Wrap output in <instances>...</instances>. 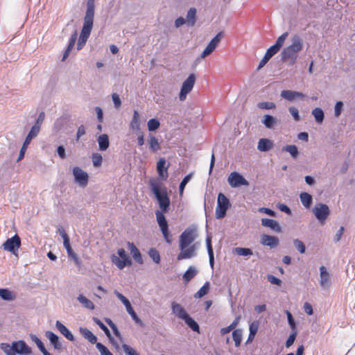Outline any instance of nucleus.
I'll return each instance as SVG.
<instances>
[{"instance_id":"obj_1","label":"nucleus","mask_w":355,"mask_h":355,"mask_svg":"<svg viewBox=\"0 0 355 355\" xmlns=\"http://www.w3.org/2000/svg\"><path fill=\"white\" fill-rule=\"evenodd\" d=\"M150 187L152 192L158 201L161 211H155L156 218L162 235L168 244L171 243V235L169 232L168 225L164 213L168 211L170 207V198L166 187L161 189L160 183L155 180L150 181Z\"/></svg>"},{"instance_id":"obj_2","label":"nucleus","mask_w":355,"mask_h":355,"mask_svg":"<svg viewBox=\"0 0 355 355\" xmlns=\"http://www.w3.org/2000/svg\"><path fill=\"white\" fill-rule=\"evenodd\" d=\"M197 230L195 227L187 228L180 236L179 247L181 252L178 255V260L189 259L195 254V246L191 244L196 238Z\"/></svg>"},{"instance_id":"obj_3","label":"nucleus","mask_w":355,"mask_h":355,"mask_svg":"<svg viewBox=\"0 0 355 355\" xmlns=\"http://www.w3.org/2000/svg\"><path fill=\"white\" fill-rule=\"evenodd\" d=\"M94 0H88L84 24L77 44V49L80 50L85 44L93 28L94 16Z\"/></svg>"},{"instance_id":"obj_4","label":"nucleus","mask_w":355,"mask_h":355,"mask_svg":"<svg viewBox=\"0 0 355 355\" xmlns=\"http://www.w3.org/2000/svg\"><path fill=\"white\" fill-rule=\"evenodd\" d=\"M303 49V42L299 35H294L291 44L282 51V60L284 62L290 61V64H294L297 58V54Z\"/></svg>"},{"instance_id":"obj_5","label":"nucleus","mask_w":355,"mask_h":355,"mask_svg":"<svg viewBox=\"0 0 355 355\" xmlns=\"http://www.w3.org/2000/svg\"><path fill=\"white\" fill-rule=\"evenodd\" d=\"M1 348L6 355H16V353L28 355L32 352L31 347L23 340L15 341L11 345L8 343H1Z\"/></svg>"},{"instance_id":"obj_6","label":"nucleus","mask_w":355,"mask_h":355,"mask_svg":"<svg viewBox=\"0 0 355 355\" xmlns=\"http://www.w3.org/2000/svg\"><path fill=\"white\" fill-rule=\"evenodd\" d=\"M110 259L112 263L119 270L132 265V260L123 248L119 249L116 254H112Z\"/></svg>"},{"instance_id":"obj_7","label":"nucleus","mask_w":355,"mask_h":355,"mask_svg":"<svg viewBox=\"0 0 355 355\" xmlns=\"http://www.w3.org/2000/svg\"><path fill=\"white\" fill-rule=\"evenodd\" d=\"M230 206L231 204L229 199L223 193H218L217 206L215 211L216 218L218 219L223 218Z\"/></svg>"},{"instance_id":"obj_8","label":"nucleus","mask_w":355,"mask_h":355,"mask_svg":"<svg viewBox=\"0 0 355 355\" xmlns=\"http://www.w3.org/2000/svg\"><path fill=\"white\" fill-rule=\"evenodd\" d=\"M196 76L194 73H191L189 77L183 82L179 98L181 101L186 99L187 95L191 92L196 83Z\"/></svg>"},{"instance_id":"obj_9","label":"nucleus","mask_w":355,"mask_h":355,"mask_svg":"<svg viewBox=\"0 0 355 355\" xmlns=\"http://www.w3.org/2000/svg\"><path fill=\"white\" fill-rule=\"evenodd\" d=\"M313 213L320 223L323 225L330 214V210L327 205L318 203L313 209Z\"/></svg>"},{"instance_id":"obj_10","label":"nucleus","mask_w":355,"mask_h":355,"mask_svg":"<svg viewBox=\"0 0 355 355\" xmlns=\"http://www.w3.org/2000/svg\"><path fill=\"white\" fill-rule=\"evenodd\" d=\"M223 33L219 32L208 44L207 47L205 49V50L202 51V53L200 55L201 58H205L210 54H211L214 50L216 49V46L220 43L221 39L223 38Z\"/></svg>"},{"instance_id":"obj_11","label":"nucleus","mask_w":355,"mask_h":355,"mask_svg":"<svg viewBox=\"0 0 355 355\" xmlns=\"http://www.w3.org/2000/svg\"><path fill=\"white\" fill-rule=\"evenodd\" d=\"M229 184L233 187H239L241 186H248L249 182L239 173L232 172L230 174L227 179Z\"/></svg>"},{"instance_id":"obj_12","label":"nucleus","mask_w":355,"mask_h":355,"mask_svg":"<svg viewBox=\"0 0 355 355\" xmlns=\"http://www.w3.org/2000/svg\"><path fill=\"white\" fill-rule=\"evenodd\" d=\"M21 245V240L18 235L15 234L12 238L8 239L3 244V249L6 251L15 253Z\"/></svg>"},{"instance_id":"obj_13","label":"nucleus","mask_w":355,"mask_h":355,"mask_svg":"<svg viewBox=\"0 0 355 355\" xmlns=\"http://www.w3.org/2000/svg\"><path fill=\"white\" fill-rule=\"evenodd\" d=\"M116 297L121 301V302L125 305L128 313L131 315L132 318L137 323H140L141 320L138 318L137 313L134 311L133 308L131 306L130 301L121 293L116 292Z\"/></svg>"},{"instance_id":"obj_14","label":"nucleus","mask_w":355,"mask_h":355,"mask_svg":"<svg viewBox=\"0 0 355 355\" xmlns=\"http://www.w3.org/2000/svg\"><path fill=\"white\" fill-rule=\"evenodd\" d=\"M37 130V128H31V129L29 133L28 134L27 137L25 139V141L22 145V147L20 150V152H19V156L17 158V161H19L24 158L28 146L31 143V140L33 138L36 137L38 135V133L36 132Z\"/></svg>"},{"instance_id":"obj_15","label":"nucleus","mask_w":355,"mask_h":355,"mask_svg":"<svg viewBox=\"0 0 355 355\" xmlns=\"http://www.w3.org/2000/svg\"><path fill=\"white\" fill-rule=\"evenodd\" d=\"M73 173L76 181L81 186L85 187L88 182V175L78 166H75L73 169Z\"/></svg>"},{"instance_id":"obj_16","label":"nucleus","mask_w":355,"mask_h":355,"mask_svg":"<svg viewBox=\"0 0 355 355\" xmlns=\"http://www.w3.org/2000/svg\"><path fill=\"white\" fill-rule=\"evenodd\" d=\"M157 171L159 178L166 180L168 176V166H166V159L160 158L157 163Z\"/></svg>"},{"instance_id":"obj_17","label":"nucleus","mask_w":355,"mask_h":355,"mask_svg":"<svg viewBox=\"0 0 355 355\" xmlns=\"http://www.w3.org/2000/svg\"><path fill=\"white\" fill-rule=\"evenodd\" d=\"M261 243L263 245L275 248L279 244V239L276 236L263 234L261 237Z\"/></svg>"},{"instance_id":"obj_18","label":"nucleus","mask_w":355,"mask_h":355,"mask_svg":"<svg viewBox=\"0 0 355 355\" xmlns=\"http://www.w3.org/2000/svg\"><path fill=\"white\" fill-rule=\"evenodd\" d=\"M171 309L173 313L182 320H184L189 315L185 309L177 302H172Z\"/></svg>"},{"instance_id":"obj_19","label":"nucleus","mask_w":355,"mask_h":355,"mask_svg":"<svg viewBox=\"0 0 355 355\" xmlns=\"http://www.w3.org/2000/svg\"><path fill=\"white\" fill-rule=\"evenodd\" d=\"M261 225L264 227H269L272 230L276 232H281L282 228L279 224V223L273 219L270 218H262L261 219Z\"/></svg>"},{"instance_id":"obj_20","label":"nucleus","mask_w":355,"mask_h":355,"mask_svg":"<svg viewBox=\"0 0 355 355\" xmlns=\"http://www.w3.org/2000/svg\"><path fill=\"white\" fill-rule=\"evenodd\" d=\"M281 96L286 100L293 101L297 98H304V95L301 92L295 91L283 90L281 92Z\"/></svg>"},{"instance_id":"obj_21","label":"nucleus","mask_w":355,"mask_h":355,"mask_svg":"<svg viewBox=\"0 0 355 355\" xmlns=\"http://www.w3.org/2000/svg\"><path fill=\"white\" fill-rule=\"evenodd\" d=\"M128 246L135 261L137 262L138 263L141 264L143 263V259L138 248L135 246V245L133 243L130 242L128 243Z\"/></svg>"},{"instance_id":"obj_22","label":"nucleus","mask_w":355,"mask_h":355,"mask_svg":"<svg viewBox=\"0 0 355 355\" xmlns=\"http://www.w3.org/2000/svg\"><path fill=\"white\" fill-rule=\"evenodd\" d=\"M80 334L82 336L87 339L89 343L92 344H96L97 343V338L96 336L88 329L80 327L79 329Z\"/></svg>"},{"instance_id":"obj_23","label":"nucleus","mask_w":355,"mask_h":355,"mask_svg":"<svg viewBox=\"0 0 355 355\" xmlns=\"http://www.w3.org/2000/svg\"><path fill=\"white\" fill-rule=\"evenodd\" d=\"M320 270V284L322 287L325 288L329 286V274L327 271L324 266H321Z\"/></svg>"},{"instance_id":"obj_24","label":"nucleus","mask_w":355,"mask_h":355,"mask_svg":"<svg viewBox=\"0 0 355 355\" xmlns=\"http://www.w3.org/2000/svg\"><path fill=\"white\" fill-rule=\"evenodd\" d=\"M148 143L150 151L153 153H155L161 149V145L158 139L151 134H150L148 136Z\"/></svg>"},{"instance_id":"obj_25","label":"nucleus","mask_w":355,"mask_h":355,"mask_svg":"<svg viewBox=\"0 0 355 355\" xmlns=\"http://www.w3.org/2000/svg\"><path fill=\"white\" fill-rule=\"evenodd\" d=\"M45 336L55 349H59L61 348L62 345L59 341V338L55 334L51 331H46Z\"/></svg>"},{"instance_id":"obj_26","label":"nucleus","mask_w":355,"mask_h":355,"mask_svg":"<svg viewBox=\"0 0 355 355\" xmlns=\"http://www.w3.org/2000/svg\"><path fill=\"white\" fill-rule=\"evenodd\" d=\"M55 325L59 331L62 335H64L66 337V338L71 341H73L74 340L73 334L62 323H61L60 321H57Z\"/></svg>"},{"instance_id":"obj_27","label":"nucleus","mask_w":355,"mask_h":355,"mask_svg":"<svg viewBox=\"0 0 355 355\" xmlns=\"http://www.w3.org/2000/svg\"><path fill=\"white\" fill-rule=\"evenodd\" d=\"M272 141L268 139H260L258 142L257 148L259 150L266 152L272 148Z\"/></svg>"},{"instance_id":"obj_28","label":"nucleus","mask_w":355,"mask_h":355,"mask_svg":"<svg viewBox=\"0 0 355 355\" xmlns=\"http://www.w3.org/2000/svg\"><path fill=\"white\" fill-rule=\"evenodd\" d=\"M98 144L99 150L101 151L106 150L110 146L109 137L107 135L103 134L98 137Z\"/></svg>"},{"instance_id":"obj_29","label":"nucleus","mask_w":355,"mask_h":355,"mask_svg":"<svg viewBox=\"0 0 355 355\" xmlns=\"http://www.w3.org/2000/svg\"><path fill=\"white\" fill-rule=\"evenodd\" d=\"M197 10L195 8H191L187 15L186 21L189 26H193L196 21Z\"/></svg>"},{"instance_id":"obj_30","label":"nucleus","mask_w":355,"mask_h":355,"mask_svg":"<svg viewBox=\"0 0 355 355\" xmlns=\"http://www.w3.org/2000/svg\"><path fill=\"white\" fill-rule=\"evenodd\" d=\"M261 122L267 128H272L277 123V120L275 117L266 114L263 116Z\"/></svg>"},{"instance_id":"obj_31","label":"nucleus","mask_w":355,"mask_h":355,"mask_svg":"<svg viewBox=\"0 0 355 355\" xmlns=\"http://www.w3.org/2000/svg\"><path fill=\"white\" fill-rule=\"evenodd\" d=\"M300 200L306 208H309L312 204L313 198L306 192H302L300 195Z\"/></svg>"},{"instance_id":"obj_32","label":"nucleus","mask_w":355,"mask_h":355,"mask_svg":"<svg viewBox=\"0 0 355 355\" xmlns=\"http://www.w3.org/2000/svg\"><path fill=\"white\" fill-rule=\"evenodd\" d=\"M197 274V270L193 266H190L183 275V279L185 283L189 282Z\"/></svg>"},{"instance_id":"obj_33","label":"nucleus","mask_w":355,"mask_h":355,"mask_svg":"<svg viewBox=\"0 0 355 355\" xmlns=\"http://www.w3.org/2000/svg\"><path fill=\"white\" fill-rule=\"evenodd\" d=\"M0 297L4 300L11 301L15 299V295L6 288H0Z\"/></svg>"},{"instance_id":"obj_34","label":"nucleus","mask_w":355,"mask_h":355,"mask_svg":"<svg viewBox=\"0 0 355 355\" xmlns=\"http://www.w3.org/2000/svg\"><path fill=\"white\" fill-rule=\"evenodd\" d=\"M130 128L136 130H139L140 129L139 116L137 110L134 111L133 116L130 123Z\"/></svg>"},{"instance_id":"obj_35","label":"nucleus","mask_w":355,"mask_h":355,"mask_svg":"<svg viewBox=\"0 0 355 355\" xmlns=\"http://www.w3.org/2000/svg\"><path fill=\"white\" fill-rule=\"evenodd\" d=\"M78 300L83 304V306L85 308L93 310L94 309V303L89 299H87L86 297H85L83 295H80L78 297Z\"/></svg>"},{"instance_id":"obj_36","label":"nucleus","mask_w":355,"mask_h":355,"mask_svg":"<svg viewBox=\"0 0 355 355\" xmlns=\"http://www.w3.org/2000/svg\"><path fill=\"white\" fill-rule=\"evenodd\" d=\"M243 336V331L241 329H234L232 332V338L235 343L236 347H239L241 343Z\"/></svg>"},{"instance_id":"obj_37","label":"nucleus","mask_w":355,"mask_h":355,"mask_svg":"<svg viewBox=\"0 0 355 355\" xmlns=\"http://www.w3.org/2000/svg\"><path fill=\"white\" fill-rule=\"evenodd\" d=\"M93 320L94 322L104 331L105 335L110 339L111 342H112L113 338L111 336L110 331L108 328L97 318H94Z\"/></svg>"},{"instance_id":"obj_38","label":"nucleus","mask_w":355,"mask_h":355,"mask_svg":"<svg viewBox=\"0 0 355 355\" xmlns=\"http://www.w3.org/2000/svg\"><path fill=\"white\" fill-rule=\"evenodd\" d=\"M209 291V283L207 282L199 291L194 294L195 298H201L204 295H207Z\"/></svg>"},{"instance_id":"obj_39","label":"nucleus","mask_w":355,"mask_h":355,"mask_svg":"<svg viewBox=\"0 0 355 355\" xmlns=\"http://www.w3.org/2000/svg\"><path fill=\"white\" fill-rule=\"evenodd\" d=\"M186 324L194 331L199 332V325L198 323L188 315L184 319Z\"/></svg>"},{"instance_id":"obj_40","label":"nucleus","mask_w":355,"mask_h":355,"mask_svg":"<svg viewBox=\"0 0 355 355\" xmlns=\"http://www.w3.org/2000/svg\"><path fill=\"white\" fill-rule=\"evenodd\" d=\"M312 114L315 117V119L317 123H321L323 121L324 119V112L322 109L319 107L315 108L312 111Z\"/></svg>"},{"instance_id":"obj_41","label":"nucleus","mask_w":355,"mask_h":355,"mask_svg":"<svg viewBox=\"0 0 355 355\" xmlns=\"http://www.w3.org/2000/svg\"><path fill=\"white\" fill-rule=\"evenodd\" d=\"M283 150H285L291 154V155L295 158L298 155L297 148L295 145H288L283 148Z\"/></svg>"},{"instance_id":"obj_42","label":"nucleus","mask_w":355,"mask_h":355,"mask_svg":"<svg viewBox=\"0 0 355 355\" xmlns=\"http://www.w3.org/2000/svg\"><path fill=\"white\" fill-rule=\"evenodd\" d=\"M147 125L149 131H154L159 128L160 123L156 119H151L148 121Z\"/></svg>"},{"instance_id":"obj_43","label":"nucleus","mask_w":355,"mask_h":355,"mask_svg":"<svg viewBox=\"0 0 355 355\" xmlns=\"http://www.w3.org/2000/svg\"><path fill=\"white\" fill-rule=\"evenodd\" d=\"M44 117H45L44 112H40L39 116H38V117H37L36 123L31 128H37V130L36 131V132L38 133V134H39L40 130L41 125H42V123H43V121L44 120Z\"/></svg>"},{"instance_id":"obj_44","label":"nucleus","mask_w":355,"mask_h":355,"mask_svg":"<svg viewBox=\"0 0 355 355\" xmlns=\"http://www.w3.org/2000/svg\"><path fill=\"white\" fill-rule=\"evenodd\" d=\"M92 159L93 165L95 167H98L101 165L102 161H103V157L100 153H93L92 155Z\"/></svg>"},{"instance_id":"obj_45","label":"nucleus","mask_w":355,"mask_h":355,"mask_svg":"<svg viewBox=\"0 0 355 355\" xmlns=\"http://www.w3.org/2000/svg\"><path fill=\"white\" fill-rule=\"evenodd\" d=\"M148 254L155 263H159L160 262L159 253L155 248H150Z\"/></svg>"},{"instance_id":"obj_46","label":"nucleus","mask_w":355,"mask_h":355,"mask_svg":"<svg viewBox=\"0 0 355 355\" xmlns=\"http://www.w3.org/2000/svg\"><path fill=\"white\" fill-rule=\"evenodd\" d=\"M105 322L107 324L110 326V327L112 329L114 334L119 338V339H121V335L117 328V327L115 325V324L112 321L111 319L107 318L105 319Z\"/></svg>"},{"instance_id":"obj_47","label":"nucleus","mask_w":355,"mask_h":355,"mask_svg":"<svg viewBox=\"0 0 355 355\" xmlns=\"http://www.w3.org/2000/svg\"><path fill=\"white\" fill-rule=\"evenodd\" d=\"M257 107L262 110H272L276 107V105L273 102H260L257 104Z\"/></svg>"},{"instance_id":"obj_48","label":"nucleus","mask_w":355,"mask_h":355,"mask_svg":"<svg viewBox=\"0 0 355 355\" xmlns=\"http://www.w3.org/2000/svg\"><path fill=\"white\" fill-rule=\"evenodd\" d=\"M234 250L239 256H249L252 254V251L250 248H236Z\"/></svg>"},{"instance_id":"obj_49","label":"nucleus","mask_w":355,"mask_h":355,"mask_svg":"<svg viewBox=\"0 0 355 355\" xmlns=\"http://www.w3.org/2000/svg\"><path fill=\"white\" fill-rule=\"evenodd\" d=\"M31 338L32 340L35 342V343L37 345V347L43 354L47 352L43 343L41 341L40 338H38L36 336H32Z\"/></svg>"},{"instance_id":"obj_50","label":"nucleus","mask_w":355,"mask_h":355,"mask_svg":"<svg viewBox=\"0 0 355 355\" xmlns=\"http://www.w3.org/2000/svg\"><path fill=\"white\" fill-rule=\"evenodd\" d=\"M288 35V32L284 33L282 35H281L277 40L275 42V45H277V47L280 49L282 46L284 45L286 39L287 38Z\"/></svg>"},{"instance_id":"obj_51","label":"nucleus","mask_w":355,"mask_h":355,"mask_svg":"<svg viewBox=\"0 0 355 355\" xmlns=\"http://www.w3.org/2000/svg\"><path fill=\"white\" fill-rule=\"evenodd\" d=\"M96 348L101 353V355H113L109 349L101 343H96Z\"/></svg>"},{"instance_id":"obj_52","label":"nucleus","mask_w":355,"mask_h":355,"mask_svg":"<svg viewBox=\"0 0 355 355\" xmlns=\"http://www.w3.org/2000/svg\"><path fill=\"white\" fill-rule=\"evenodd\" d=\"M191 174H189L187 175H186L183 180H182V182H180V186H179V189H180V196L182 195V193H183V191L184 189V187L186 186V184L189 182V181L191 179Z\"/></svg>"},{"instance_id":"obj_53","label":"nucleus","mask_w":355,"mask_h":355,"mask_svg":"<svg viewBox=\"0 0 355 355\" xmlns=\"http://www.w3.org/2000/svg\"><path fill=\"white\" fill-rule=\"evenodd\" d=\"M295 247L297 248V250L302 254L305 252V245L304 243L298 239H295L293 241Z\"/></svg>"},{"instance_id":"obj_54","label":"nucleus","mask_w":355,"mask_h":355,"mask_svg":"<svg viewBox=\"0 0 355 355\" xmlns=\"http://www.w3.org/2000/svg\"><path fill=\"white\" fill-rule=\"evenodd\" d=\"M280 49L277 47V45H272L266 52V55L267 57H270V58L275 55Z\"/></svg>"},{"instance_id":"obj_55","label":"nucleus","mask_w":355,"mask_h":355,"mask_svg":"<svg viewBox=\"0 0 355 355\" xmlns=\"http://www.w3.org/2000/svg\"><path fill=\"white\" fill-rule=\"evenodd\" d=\"M292 334L289 336L286 342V347H290L294 343L296 336H297V330H292Z\"/></svg>"},{"instance_id":"obj_56","label":"nucleus","mask_w":355,"mask_h":355,"mask_svg":"<svg viewBox=\"0 0 355 355\" xmlns=\"http://www.w3.org/2000/svg\"><path fill=\"white\" fill-rule=\"evenodd\" d=\"M76 40H77V33L75 32L73 34L71 35V36L70 37L68 46L67 48V51H71V49L73 48V46L75 45Z\"/></svg>"},{"instance_id":"obj_57","label":"nucleus","mask_w":355,"mask_h":355,"mask_svg":"<svg viewBox=\"0 0 355 355\" xmlns=\"http://www.w3.org/2000/svg\"><path fill=\"white\" fill-rule=\"evenodd\" d=\"M67 254L69 257H71V259H73V260L74 261L75 263L77 265V266H80L81 262H80V259L78 258V256L73 252V250H68L67 252Z\"/></svg>"},{"instance_id":"obj_58","label":"nucleus","mask_w":355,"mask_h":355,"mask_svg":"<svg viewBox=\"0 0 355 355\" xmlns=\"http://www.w3.org/2000/svg\"><path fill=\"white\" fill-rule=\"evenodd\" d=\"M112 101L114 102V107L118 109L121 107V99L119 98V96L116 94V93H113L112 94Z\"/></svg>"},{"instance_id":"obj_59","label":"nucleus","mask_w":355,"mask_h":355,"mask_svg":"<svg viewBox=\"0 0 355 355\" xmlns=\"http://www.w3.org/2000/svg\"><path fill=\"white\" fill-rule=\"evenodd\" d=\"M286 315H287L288 322L289 323V325L291 326V328L292 329V330H296L295 322L293 318L292 314L290 313V311H286Z\"/></svg>"},{"instance_id":"obj_60","label":"nucleus","mask_w":355,"mask_h":355,"mask_svg":"<svg viewBox=\"0 0 355 355\" xmlns=\"http://www.w3.org/2000/svg\"><path fill=\"white\" fill-rule=\"evenodd\" d=\"M123 349L125 353L126 354V355H138L137 352L134 349H132V347L128 346V345H125V344L123 345Z\"/></svg>"},{"instance_id":"obj_61","label":"nucleus","mask_w":355,"mask_h":355,"mask_svg":"<svg viewBox=\"0 0 355 355\" xmlns=\"http://www.w3.org/2000/svg\"><path fill=\"white\" fill-rule=\"evenodd\" d=\"M288 110H289V112H290L291 114L294 118V119L296 121H298L300 120V115H299L298 110L296 107H289Z\"/></svg>"},{"instance_id":"obj_62","label":"nucleus","mask_w":355,"mask_h":355,"mask_svg":"<svg viewBox=\"0 0 355 355\" xmlns=\"http://www.w3.org/2000/svg\"><path fill=\"white\" fill-rule=\"evenodd\" d=\"M268 280L272 284H276V285H278V286H281L282 284V281L278 279L277 277L272 275H268Z\"/></svg>"},{"instance_id":"obj_63","label":"nucleus","mask_w":355,"mask_h":355,"mask_svg":"<svg viewBox=\"0 0 355 355\" xmlns=\"http://www.w3.org/2000/svg\"><path fill=\"white\" fill-rule=\"evenodd\" d=\"M343 103L341 101H338L336 103V105H335V110H334V114H335V116L336 117L339 116L340 115V113H341V110L343 109Z\"/></svg>"},{"instance_id":"obj_64","label":"nucleus","mask_w":355,"mask_h":355,"mask_svg":"<svg viewBox=\"0 0 355 355\" xmlns=\"http://www.w3.org/2000/svg\"><path fill=\"white\" fill-rule=\"evenodd\" d=\"M259 329V322L254 321L250 324L249 330L250 333L257 334Z\"/></svg>"}]
</instances>
